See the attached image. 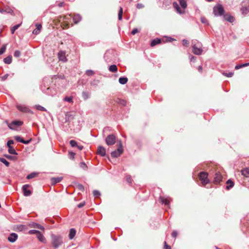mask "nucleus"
<instances>
[{
  "mask_svg": "<svg viewBox=\"0 0 249 249\" xmlns=\"http://www.w3.org/2000/svg\"><path fill=\"white\" fill-rule=\"evenodd\" d=\"M56 78V75L45 77L43 78V83L44 87L46 88V90L45 89H43V90H44L45 93L47 94L53 96L55 94V92L51 89L50 85H51V83L53 82V80Z\"/></svg>",
  "mask_w": 249,
  "mask_h": 249,
  "instance_id": "obj_1",
  "label": "nucleus"
},
{
  "mask_svg": "<svg viewBox=\"0 0 249 249\" xmlns=\"http://www.w3.org/2000/svg\"><path fill=\"white\" fill-rule=\"evenodd\" d=\"M51 243L54 249L58 248L63 244L62 236L59 235L52 234L51 235Z\"/></svg>",
  "mask_w": 249,
  "mask_h": 249,
  "instance_id": "obj_2",
  "label": "nucleus"
},
{
  "mask_svg": "<svg viewBox=\"0 0 249 249\" xmlns=\"http://www.w3.org/2000/svg\"><path fill=\"white\" fill-rule=\"evenodd\" d=\"M240 11L242 15L246 16L249 14V0H244L241 4Z\"/></svg>",
  "mask_w": 249,
  "mask_h": 249,
  "instance_id": "obj_3",
  "label": "nucleus"
},
{
  "mask_svg": "<svg viewBox=\"0 0 249 249\" xmlns=\"http://www.w3.org/2000/svg\"><path fill=\"white\" fill-rule=\"evenodd\" d=\"M118 146L117 150L111 153V156L112 158H117L119 157L124 151L123 144L121 141H119Z\"/></svg>",
  "mask_w": 249,
  "mask_h": 249,
  "instance_id": "obj_4",
  "label": "nucleus"
},
{
  "mask_svg": "<svg viewBox=\"0 0 249 249\" xmlns=\"http://www.w3.org/2000/svg\"><path fill=\"white\" fill-rule=\"evenodd\" d=\"M213 12L215 16H221L224 14V9L221 5L217 4L213 7Z\"/></svg>",
  "mask_w": 249,
  "mask_h": 249,
  "instance_id": "obj_5",
  "label": "nucleus"
},
{
  "mask_svg": "<svg viewBox=\"0 0 249 249\" xmlns=\"http://www.w3.org/2000/svg\"><path fill=\"white\" fill-rule=\"evenodd\" d=\"M199 178L203 185H205L209 182L208 178V174L205 172H201L199 174Z\"/></svg>",
  "mask_w": 249,
  "mask_h": 249,
  "instance_id": "obj_6",
  "label": "nucleus"
},
{
  "mask_svg": "<svg viewBox=\"0 0 249 249\" xmlns=\"http://www.w3.org/2000/svg\"><path fill=\"white\" fill-rule=\"evenodd\" d=\"M17 108L19 111L22 112L28 113L31 114L33 113V111L29 108V107L25 105H17Z\"/></svg>",
  "mask_w": 249,
  "mask_h": 249,
  "instance_id": "obj_7",
  "label": "nucleus"
},
{
  "mask_svg": "<svg viewBox=\"0 0 249 249\" xmlns=\"http://www.w3.org/2000/svg\"><path fill=\"white\" fill-rule=\"evenodd\" d=\"M197 45L194 44V41L192 42V52L196 55H200L202 53V49L200 45Z\"/></svg>",
  "mask_w": 249,
  "mask_h": 249,
  "instance_id": "obj_8",
  "label": "nucleus"
},
{
  "mask_svg": "<svg viewBox=\"0 0 249 249\" xmlns=\"http://www.w3.org/2000/svg\"><path fill=\"white\" fill-rule=\"evenodd\" d=\"M116 137L115 135L111 134L107 136L106 139V142L108 145H112L115 144L116 142Z\"/></svg>",
  "mask_w": 249,
  "mask_h": 249,
  "instance_id": "obj_9",
  "label": "nucleus"
},
{
  "mask_svg": "<svg viewBox=\"0 0 249 249\" xmlns=\"http://www.w3.org/2000/svg\"><path fill=\"white\" fill-rule=\"evenodd\" d=\"M23 124V122L20 121H14L11 124H8V126L11 129L14 130L16 126H20Z\"/></svg>",
  "mask_w": 249,
  "mask_h": 249,
  "instance_id": "obj_10",
  "label": "nucleus"
},
{
  "mask_svg": "<svg viewBox=\"0 0 249 249\" xmlns=\"http://www.w3.org/2000/svg\"><path fill=\"white\" fill-rule=\"evenodd\" d=\"M29 186L30 185L29 184H25L22 187L23 195L25 196H30L32 195V191L28 189Z\"/></svg>",
  "mask_w": 249,
  "mask_h": 249,
  "instance_id": "obj_11",
  "label": "nucleus"
},
{
  "mask_svg": "<svg viewBox=\"0 0 249 249\" xmlns=\"http://www.w3.org/2000/svg\"><path fill=\"white\" fill-rule=\"evenodd\" d=\"M222 176L221 174L219 172H217L215 174V176L214 178V180L213 182L215 184H218L220 182V181H222Z\"/></svg>",
  "mask_w": 249,
  "mask_h": 249,
  "instance_id": "obj_12",
  "label": "nucleus"
},
{
  "mask_svg": "<svg viewBox=\"0 0 249 249\" xmlns=\"http://www.w3.org/2000/svg\"><path fill=\"white\" fill-rule=\"evenodd\" d=\"M18 234L16 233H12L8 237V240L11 243H14L18 239Z\"/></svg>",
  "mask_w": 249,
  "mask_h": 249,
  "instance_id": "obj_13",
  "label": "nucleus"
},
{
  "mask_svg": "<svg viewBox=\"0 0 249 249\" xmlns=\"http://www.w3.org/2000/svg\"><path fill=\"white\" fill-rule=\"evenodd\" d=\"M63 179V177H53L51 178V182L52 185H54L58 182H60Z\"/></svg>",
  "mask_w": 249,
  "mask_h": 249,
  "instance_id": "obj_14",
  "label": "nucleus"
},
{
  "mask_svg": "<svg viewBox=\"0 0 249 249\" xmlns=\"http://www.w3.org/2000/svg\"><path fill=\"white\" fill-rule=\"evenodd\" d=\"M58 56L59 60L63 62H66L67 60L65 56V53L64 52L60 51L58 53Z\"/></svg>",
  "mask_w": 249,
  "mask_h": 249,
  "instance_id": "obj_15",
  "label": "nucleus"
},
{
  "mask_svg": "<svg viewBox=\"0 0 249 249\" xmlns=\"http://www.w3.org/2000/svg\"><path fill=\"white\" fill-rule=\"evenodd\" d=\"M160 202H161L162 204H164L165 206H167L169 208L170 200L168 198L160 196Z\"/></svg>",
  "mask_w": 249,
  "mask_h": 249,
  "instance_id": "obj_16",
  "label": "nucleus"
},
{
  "mask_svg": "<svg viewBox=\"0 0 249 249\" xmlns=\"http://www.w3.org/2000/svg\"><path fill=\"white\" fill-rule=\"evenodd\" d=\"M173 5L178 13H179V14H183L184 13V11L180 10V8L177 2L174 1L173 3Z\"/></svg>",
  "mask_w": 249,
  "mask_h": 249,
  "instance_id": "obj_17",
  "label": "nucleus"
},
{
  "mask_svg": "<svg viewBox=\"0 0 249 249\" xmlns=\"http://www.w3.org/2000/svg\"><path fill=\"white\" fill-rule=\"evenodd\" d=\"M98 154L101 156H105L106 155V149L102 146H99L98 147Z\"/></svg>",
  "mask_w": 249,
  "mask_h": 249,
  "instance_id": "obj_18",
  "label": "nucleus"
},
{
  "mask_svg": "<svg viewBox=\"0 0 249 249\" xmlns=\"http://www.w3.org/2000/svg\"><path fill=\"white\" fill-rule=\"evenodd\" d=\"M36 237L38 240L42 243H45L46 242V239L45 237L40 231L36 235Z\"/></svg>",
  "mask_w": 249,
  "mask_h": 249,
  "instance_id": "obj_19",
  "label": "nucleus"
},
{
  "mask_svg": "<svg viewBox=\"0 0 249 249\" xmlns=\"http://www.w3.org/2000/svg\"><path fill=\"white\" fill-rule=\"evenodd\" d=\"M30 227L44 231V228L39 224L33 222L30 225Z\"/></svg>",
  "mask_w": 249,
  "mask_h": 249,
  "instance_id": "obj_20",
  "label": "nucleus"
},
{
  "mask_svg": "<svg viewBox=\"0 0 249 249\" xmlns=\"http://www.w3.org/2000/svg\"><path fill=\"white\" fill-rule=\"evenodd\" d=\"M74 116L72 114L67 112L65 115V122H69L71 120H72Z\"/></svg>",
  "mask_w": 249,
  "mask_h": 249,
  "instance_id": "obj_21",
  "label": "nucleus"
},
{
  "mask_svg": "<svg viewBox=\"0 0 249 249\" xmlns=\"http://www.w3.org/2000/svg\"><path fill=\"white\" fill-rule=\"evenodd\" d=\"M90 93L89 91H84L82 92V98L84 100H87L89 98Z\"/></svg>",
  "mask_w": 249,
  "mask_h": 249,
  "instance_id": "obj_22",
  "label": "nucleus"
},
{
  "mask_svg": "<svg viewBox=\"0 0 249 249\" xmlns=\"http://www.w3.org/2000/svg\"><path fill=\"white\" fill-rule=\"evenodd\" d=\"M36 28L34 29L33 31V34L34 35H38L41 30V29L42 28V26L41 24H36Z\"/></svg>",
  "mask_w": 249,
  "mask_h": 249,
  "instance_id": "obj_23",
  "label": "nucleus"
},
{
  "mask_svg": "<svg viewBox=\"0 0 249 249\" xmlns=\"http://www.w3.org/2000/svg\"><path fill=\"white\" fill-rule=\"evenodd\" d=\"M226 184H227L226 186V189L227 190H230L232 188L234 185V182L231 179L228 180L226 182Z\"/></svg>",
  "mask_w": 249,
  "mask_h": 249,
  "instance_id": "obj_24",
  "label": "nucleus"
},
{
  "mask_svg": "<svg viewBox=\"0 0 249 249\" xmlns=\"http://www.w3.org/2000/svg\"><path fill=\"white\" fill-rule=\"evenodd\" d=\"M241 173L244 176L249 178V168H245L241 170Z\"/></svg>",
  "mask_w": 249,
  "mask_h": 249,
  "instance_id": "obj_25",
  "label": "nucleus"
},
{
  "mask_svg": "<svg viewBox=\"0 0 249 249\" xmlns=\"http://www.w3.org/2000/svg\"><path fill=\"white\" fill-rule=\"evenodd\" d=\"M224 17L226 20L230 22H232L234 21V18L233 17L230 15H224Z\"/></svg>",
  "mask_w": 249,
  "mask_h": 249,
  "instance_id": "obj_26",
  "label": "nucleus"
},
{
  "mask_svg": "<svg viewBox=\"0 0 249 249\" xmlns=\"http://www.w3.org/2000/svg\"><path fill=\"white\" fill-rule=\"evenodd\" d=\"M160 42H161V39L160 38H157L154 39L152 40L150 45L152 47H154L155 45L160 43Z\"/></svg>",
  "mask_w": 249,
  "mask_h": 249,
  "instance_id": "obj_27",
  "label": "nucleus"
},
{
  "mask_svg": "<svg viewBox=\"0 0 249 249\" xmlns=\"http://www.w3.org/2000/svg\"><path fill=\"white\" fill-rule=\"evenodd\" d=\"M76 234V231L74 229L72 228L70 230L69 237L70 239H72L74 238Z\"/></svg>",
  "mask_w": 249,
  "mask_h": 249,
  "instance_id": "obj_28",
  "label": "nucleus"
},
{
  "mask_svg": "<svg viewBox=\"0 0 249 249\" xmlns=\"http://www.w3.org/2000/svg\"><path fill=\"white\" fill-rule=\"evenodd\" d=\"M128 81V79L126 77H121L119 79V82L122 85L125 84Z\"/></svg>",
  "mask_w": 249,
  "mask_h": 249,
  "instance_id": "obj_29",
  "label": "nucleus"
},
{
  "mask_svg": "<svg viewBox=\"0 0 249 249\" xmlns=\"http://www.w3.org/2000/svg\"><path fill=\"white\" fill-rule=\"evenodd\" d=\"M73 20L75 23H77L81 20V17L80 15H75L73 17Z\"/></svg>",
  "mask_w": 249,
  "mask_h": 249,
  "instance_id": "obj_30",
  "label": "nucleus"
},
{
  "mask_svg": "<svg viewBox=\"0 0 249 249\" xmlns=\"http://www.w3.org/2000/svg\"><path fill=\"white\" fill-rule=\"evenodd\" d=\"M12 57L11 55L7 56L3 59V61L5 64H10L12 62Z\"/></svg>",
  "mask_w": 249,
  "mask_h": 249,
  "instance_id": "obj_31",
  "label": "nucleus"
},
{
  "mask_svg": "<svg viewBox=\"0 0 249 249\" xmlns=\"http://www.w3.org/2000/svg\"><path fill=\"white\" fill-rule=\"evenodd\" d=\"M38 175V173L36 172H33L31 174L28 175L26 177V178L28 179H32L33 178H34L36 177Z\"/></svg>",
  "mask_w": 249,
  "mask_h": 249,
  "instance_id": "obj_32",
  "label": "nucleus"
},
{
  "mask_svg": "<svg viewBox=\"0 0 249 249\" xmlns=\"http://www.w3.org/2000/svg\"><path fill=\"white\" fill-rule=\"evenodd\" d=\"M109 71L112 72H115L117 71V67L115 65H112L109 67Z\"/></svg>",
  "mask_w": 249,
  "mask_h": 249,
  "instance_id": "obj_33",
  "label": "nucleus"
},
{
  "mask_svg": "<svg viewBox=\"0 0 249 249\" xmlns=\"http://www.w3.org/2000/svg\"><path fill=\"white\" fill-rule=\"evenodd\" d=\"M180 6L183 9H185L187 7V3L185 0H178Z\"/></svg>",
  "mask_w": 249,
  "mask_h": 249,
  "instance_id": "obj_34",
  "label": "nucleus"
},
{
  "mask_svg": "<svg viewBox=\"0 0 249 249\" xmlns=\"http://www.w3.org/2000/svg\"><path fill=\"white\" fill-rule=\"evenodd\" d=\"M8 148H9V149H8V152L10 154H13V155H18L17 152L15 150V149L13 148V147L9 146V147H8Z\"/></svg>",
  "mask_w": 249,
  "mask_h": 249,
  "instance_id": "obj_35",
  "label": "nucleus"
},
{
  "mask_svg": "<svg viewBox=\"0 0 249 249\" xmlns=\"http://www.w3.org/2000/svg\"><path fill=\"white\" fill-rule=\"evenodd\" d=\"M21 23L15 25L11 29V32L12 34H13L15 31L18 29L20 26H21Z\"/></svg>",
  "mask_w": 249,
  "mask_h": 249,
  "instance_id": "obj_36",
  "label": "nucleus"
},
{
  "mask_svg": "<svg viewBox=\"0 0 249 249\" xmlns=\"http://www.w3.org/2000/svg\"><path fill=\"white\" fill-rule=\"evenodd\" d=\"M123 13V8L121 7H120L119 11V13H118V19L119 20H121L122 19Z\"/></svg>",
  "mask_w": 249,
  "mask_h": 249,
  "instance_id": "obj_37",
  "label": "nucleus"
},
{
  "mask_svg": "<svg viewBox=\"0 0 249 249\" xmlns=\"http://www.w3.org/2000/svg\"><path fill=\"white\" fill-rule=\"evenodd\" d=\"M0 161L4 164L7 167H8L10 165L9 162L4 158H0Z\"/></svg>",
  "mask_w": 249,
  "mask_h": 249,
  "instance_id": "obj_38",
  "label": "nucleus"
},
{
  "mask_svg": "<svg viewBox=\"0 0 249 249\" xmlns=\"http://www.w3.org/2000/svg\"><path fill=\"white\" fill-rule=\"evenodd\" d=\"M35 107L36 109H37L38 110L43 111H46V109L45 107H42L41 106L39 105H36Z\"/></svg>",
  "mask_w": 249,
  "mask_h": 249,
  "instance_id": "obj_39",
  "label": "nucleus"
},
{
  "mask_svg": "<svg viewBox=\"0 0 249 249\" xmlns=\"http://www.w3.org/2000/svg\"><path fill=\"white\" fill-rule=\"evenodd\" d=\"M70 144L71 145V146L72 147H76L77 146V142L74 141V140H71L70 141Z\"/></svg>",
  "mask_w": 249,
  "mask_h": 249,
  "instance_id": "obj_40",
  "label": "nucleus"
},
{
  "mask_svg": "<svg viewBox=\"0 0 249 249\" xmlns=\"http://www.w3.org/2000/svg\"><path fill=\"white\" fill-rule=\"evenodd\" d=\"M15 139L18 142H20L23 143L24 142V140L20 136H16L15 137Z\"/></svg>",
  "mask_w": 249,
  "mask_h": 249,
  "instance_id": "obj_41",
  "label": "nucleus"
},
{
  "mask_svg": "<svg viewBox=\"0 0 249 249\" xmlns=\"http://www.w3.org/2000/svg\"><path fill=\"white\" fill-rule=\"evenodd\" d=\"M40 232V231L36 230H31L29 231V233L31 234H36V235Z\"/></svg>",
  "mask_w": 249,
  "mask_h": 249,
  "instance_id": "obj_42",
  "label": "nucleus"
},
{
  "mask_svg": "<svg viewBox=\"0 0 249 249\" xmlns=\"http://www.w3.org/2000/svg\"><path fill=\"white\" fill-rule=\"evenodd\" d=\"M75 155V153L73 152H69V156L70 159L71 160H73L74 159V156Z\"/></svg>",
  "mask_w": 249,
  "mask_h": 249,
  "instance_id": "obj_43",
  "label": "nucleus"
},
{
  "mask_svg": "<svg viewBox=\"0 0 249 249\" xmlns=\"http://www.w3.org/2000/svg\"><path fill=\"white\" fill-rule=\"evenodd\" d=\"M64 100L65 101L71 103L72 101V97H66L64 98Z\"/></svg>",
  "mask_w": 249,
  "mask_h": 249,
  "instance_id": "obj_44",
  "label": "nucleus"
},
{
  "mask_svg": "<svg viewBox=\"0 0 249 249\" xmlns=\"http://www.w3.org/2000/svg\"><path fill=\"white\" fill-rule=\"evenodd\" d=\"M80 167L84 170H86L87 168V165L84 162H82L80 163Z\"/></svg>",
  "mask_w": 249,
  "mask_h": 249,
  "instance_id": "obj_45",
  "label": "nucleus"
},
{
  "mask_svg": "<svg viewBox=\"0 0 249 249\" xmlns=\"http://www.w3.org/2000/svg\"><path fill=\"white\" fill-rule=\"evenodd\" d=\"M86 73L88 76H91L94 74V72L92 70H88L86 71Z\"/></svg>",
  "mask_w": 249,
  "mask_h": 249,
  "instance_id": "obj_46",
  "label": "nucleus"
},
{
  "mask_svg": "<svg viewBox=\"0 0 249 249\" xmlns=\"http://www.w3.org/2000/svg\"><path fill=\"white\" fill-rule=\"evenodd\" d=\"M21 53L19 51L17 50L14 52V56L15 57H18L20 56Z\"/></svg>",
  "mask_w": 249,
  "mask_h": 249,
  "instance_id": "obj_47",
  "label": "nucleus"
},
{
  "mask_svg": "<svg viewBox=\"0 0 249 249\" xmlns=\"http://www.w3.org/2000/svg\"><path fill=\"white\" fill-rule=\"evenodd\" d=\"M93 196L95 197H99L100 196V193L97 190H94L93 192Z\"/></svg>",
  "mask_w": 249,
  "mask_h": 249,
  "instance_id": "obj_48",
  "label": "nucleus"
},
{
  "mask_svg": "<svg viewBox=\"0 0 249 249\" xmlns=\"http://www.w3.org/2000/svg\"><path fill=\"white\" fill-rule=\"evenodd\" d=\"M126 181L128 182V183H129V184H131L132 183V179L131 177L130 176H129V175L126 176Z\"/></svg>",
  "mask_w": 249,
  "mask_h": 249,
  "instance_id": "obj_49",
  "label": "nucleus"
},
{
  "mask_svg": "<svg viewBox=\"0 0 249 249\" xmlns=\"http://www.w3.org/2000/svg\"><path fill=\"white\" fill-rule=\"evenodd\" d=\"M223 75L228 77H231L233 75V73L230 72L229 73L224 72L223 73Z\"/></svg>",
  "mask_w": 249,
  "mask_h": 249,
  "instance_id": "obj_50",
  "label": "nucleus"
},
{
  "mask_svg": "<svg viewBox=\"0 0 249 249\" xmlns=\"http://www.w3.org/2000/svg\"><path fill=\"white\" fill-rule=\"evenodd\" d=\"M200 20L202 23H204V24L208 23V21H207V19L204 17H201L200 18Z\"/></svg>",
  "mask_w": 249,
  "mask_h": 249,
  "instance_id": "obj_51",
  "label": "nucleus"
},
{
  "mask_svg": "<svg viewBox=\"0 0 249 249\" xmlns=\"http://www.w3.org/2000/svg\"><path fill=\"white\" fill-rule=\"evenodd\" d=\"M6 50V47L4 46H3L2 47L0 48V55L4 53Z\"/></svg>",
  "mask_w": 249,
  "mask_h": 249,
  "instance_id": "obj_52",
  "label": "nucleus"
},
{
  "mask_svg": "<svg viewBox=\"0 0 249 249\" xmlns=\"http://www.w3.org/2000/svg\"><path fill=\"white\" fill-rule=\"evenodd\" d=\"M182 43H183V46H188L189 45L188 41L185 39H183Z\"/></svg>",
  "mask_w": 249,
  "mask_h": 249,
  "instance_id": "obj_53",
  "label": "nucleus"
},
{
  "mask_svg": "<svg viewBox=\"0 0 249 249\" xmlns=\"http://www.w3.org/2000/svg\"><path fill=\"white\" fill-rule=\"evenodd\" d=\"M14 143V141L13 140H9L7 142V145L8 147L9 146H12L11 145Z\"/></svg>",
  "mask_w": 249,
  "mask_h": 249,
  "instance_id": "obj_54",
  "label": "nucleus"
},
{
  "mask_svg": "<svg viewBox=\"0 0 249 249\" xmlns=\"http://www.w3.org/2000/svg\"><path fill=\"white\" fill-rule=\"evenodd\" d=\"M136 7L138 9H142L144 7V5L142 3H138L136 5Z\"/></svg>",
  "mask_w": 249,
  "mask_h": 249,
  "instance_id": "obj_55",
  "label": "nucleus"
},
{
  "mask_svg": "<svg viewBox=\"0 0 249 249\" xmlns=\"http://www.w3.org/2000/svg\"><path fill=\"white\" fill-rule=\"evenodd\" d=\"M77 187H78V189H79L80 190H81V191L84 190V187L83 186V185H82L81 184H78L77 185Z\"/></svg>",
  "mask_w": 249,
  "mask_h": 249,
  "instance_id": "obj_56",
  "label": "nucleus"
},
{
  "mask_svg": "<svg viewBox=\"0 0 249 249\" xmlns=\"http://www.w3.org/2000/svg\"><path fill=\"white\" fill-rule=\"evenodd\" d=\"M178 234V232L176 231H173V232L172 233V236L173 237L176 238Z\"/></svg>",
  "mask_w": 249,
  "mask_h": 249,
  "instance_id": "obj_57",
  "label": "nucleus"
},
{
  "mask_svg": "<svg viewBox=\"0 0 249 249\" xmlns=\"http://www.w3.org/2000/svg\"><path fill=\"white\" fill-rule=\"evenodd\" d=\"M164 243V249H171L170 246L167 244L166 242L165 241Z\"/></svg>",
  "mask_w": 249,
  "mask_h": 249,
  "instance_id": "obj_58",
  "label": "nucleus"
},
{
  "mask_svg": "<svg viewBox=\"0 0 249 249\" xmlns=\"http://www.w3.org/2000/svg\"><path fill=\"white\" fill-rule=\"evenodd\" d=\"M85 202H81V203H79V204H78L77 207H78V208H82L84 206H85Z\"/></svg>",
  "mask_w": 249,
  "mask_h": 249,
  "instance_id": "obj_59",
  "label": "nucleus"
},
{
  "mask_svg": "<svg viewBox=\"0 0 249 249\" xmlns=\"http://www.w3.org/2000/svg\"><path fill=\"white\" fill-rule=\"evenodd\" d=\"M170 1L169 0H163V4L167 5H169L170 4Z\"/></svg>",
  "mask_w": 249,
  "mask_h": 249,
  "instance_id": "obj_60",
  "label": "nucleus"
},
{
  "mask_svg": "<svg viewBox=\"0 0 249 249\" xmlns=\"http://www.w3.org/2000/svg\"><path fill=\"white\" fill-rule=\"evenodd\" d=\"M8 76H9V74H6L3 75V76H2L1 77L2 80H3V81L5 80L7 78Z\"/></svg>",
  "mask_w": 249,
  "mask_h": 249,
  "instance_id": "obj_61",
  "label": "nucleus"
},
{
  "mask_svg": "<svg viewBox=\"0 0 249 249\" xmlns=\"http://www.w3.org/2000/svg\"><path fill=\"white\" fill-rule=\"evenodd\" d=\"M138 29H137V28H134V29L132 31V32H131V34H132V35H134L136 34L137 33H138Z\"/></svg>",
  "mask_w": 249,
  "mask_h": 249,
  "instance_id": "obj_62",
  "label": "nucleus"
},
{
  "mask_svg": "<svg viewBox=\"0 0 249 249\" xmlns=\"http://www.w3.org/2000/svg\"><path fill=\"white\" fill-rule=\"evenodd\" d=\"M4 157H6L8 160H11L13 159V157L9 155H4Z\"/></svg>",
  "mask_w": 249,
  "mask_h": 249,
  "instance_id": "obj_63",
  "label": "nucleus"
},
{
  "mask_svg": "<svg viewBox=\"0 0 249 249\" xmlns=\"http://www.w3.org/2000/svg\"><path fill=\"white\" fill-rule=\"evenodd\" d=\"M190 61L192 62H195L196 60V57L194 56H191L190 58Z\"/></svg>",
  "mask_w": 249,
  "mask_h": 249,
  "instance_id": "obj_64",
  "label": "nucleus"
}]
</instances>
